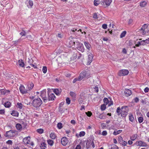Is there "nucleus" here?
I'll use <instances>...</instances> for the list:
<instances>
[{"instance_id": "nucleus-1", "label": "nucleus", "mask_w": 149, "mask_h": 149, "mask_svg": "<svg viewBox=\"0 0 149 149\" xmlns=\"http://www.w3.org/2000/svg\"><path fill=\"white\" fill-rule=\"evenodd\" d=\"M66 57L68 60L70 61L75 60L77 58L78 59H79L81 56V54L77 51L75 52L70 51L66 53Z\"/></svg>"}, {"instance_id": "nucleus-2", "label": "nucleus", "mask_w": 149, "mask_h": 149, "mask_svg": "<svg viewBox=\"0 0 149 149\" xmlns=\"http://www.w3.org/2000/svg\"><path fill=\"white\" fill-rule=\"evenodd\" d=\"M129 111L128 107L127 106H123L121 108L120 107L117 108L116 112L118 116L121 115V117H125Z\"/></svg>"}, {"instance_id": "nucleus-3", "label": "nucleus", "mask_w": 149, "mask_h": 149, "mask_svg": "<svg viewBox=\"0 0 149 149\" xmlns=\"http://www.w3.org/2000/svg\"><path fill=\"white\" fill-rule=\"evenodd\" d=\"M90 77V73L88 70H84L80 73L79 76V80H82L84 78H88Z\"/></svg>"}, {"instance_id": "nucleus-4", "label": "nucleus", "mask_w": 149, "mask_h": 149, "mask_svg": "<svg viewBox=\"0 0 149 149\" xmlns=\"http://www.w3.org/2000/svg\"><path fill=\"white\" fill-rule=\"evenodd\" d=\"M147 24H144L142 27L139 30V32L143 35L149 34V28Z\"/></svg>"}, {"instance_id": "nucleus-5", "label": "nucleus", "mask_w": 149, "mask_h": 149, "mask_svg": "<svg viewBox=\"0 0 149 149\" xmlns=\"http://www.w3.org/2000/svg\"><path fill=\"white\" fill-rule=\"evenodd\" d=\"M42 102L40 98L35 99L33 101L32 104L33 106L36 107H38L40 106Z\"/></svg>"}, {"instance_id": "nucleus-6", "label": "nucleus", "mask_w": 149, "mask_h": 149, "mask_svg": "<svg viewBox=\"0 0 149 149\" xmlns=\"http://www.w3.org/2000/svg\"><path fill=\"white\" fill-rule=\"evenodd\" d=\"M67 43V45L69 47H71L73 46L75 47V42L74 38L71 36L69 37Z\"/></svg>"}, {"instance_id": "nucleus-7", "label": "nucleus", "mask_w": 149, "mask_h": 149, "mask_svg": "<svg viewBox=\"0 0 149 149\" xmlns=\"http://www.w3.org/2000/svg\"><path fill=\"white\" fill-rule=\"evenodd\" d=\"M129 71L126 69L120 70L118 72V75L120 76H123L127 75L129 73Z\"/></svg>"}, {"instance_id": "nucleus-8", "label": "nucleus", "mask_w": 149, "mask_h": 149, "mask_svg": "<svg viewBox=\"0 0 149 149\" xmlns=\"http://www.w3.org/2000/svg\"><path fill=\"white\" fill-rule=\"evenodd\" d=\"M76 43L77 46L76 48L77 49L82 52H84V51L85 49L83 45L79 42H77Z\"/></svg>"}, {"instance_id": "nucleus-9", "label": "nucleus", "mask_w": 149, "mask_h": 149, "mask_svg": "<svg viewBox=\"0 0 149 149\" xmlns=\"http://www.w3.org/2000/svg\"><path fill=\"white\" fill-rule=\"evenodd\" d=\"M40 96L44 102H46L48 99L46 97V92L45 89H44L41 92Z\"/></svg>"}, {"instance_id": "nucleus-10", "label": "nucleus", "mask_w": 149, "mask_h": 149, "mask_svg": "<svg viewBox=\"0 0 149 149\" xmlns=\"http://www.w3.org/2000/svg\"><path fill=\"white\" fill-rule=\"evenodd\" d=\"M15 135V131L12 130H10L6 132L5 136L7 137L10 138L14 137Z\"/></svg>"}, {"instance_id": "nucleus-11", "label": "nucleus", "mask_w": 149, "mask_h": 149, "mask_svg": "<svg viewBox=\"0 0 149 149\" xmlns=\"http://www.w3.org/2000/svg\"><path fill=\"white\" fill-rule=\"evenodd\" d=\"M23 141L25 144H29L32 146L34 145L33 142L30 141V138L29 136L24 138L23 139Z\"/></svg>"}, {"instance_id": "nucleus-12", "label": "nucleus", "mask_w": 149, "mask_h": 149, "mask_svg": "<svg viewBox=\"0 0 149 149\" xmlns=\"http://www.w3.org/2000/svg\"><path fill=\"white\" fill-rule=\"evenodd\" d=\"M112 1V0H104L101 2V4L102 5L107 7L111 4Z\"/></svg>"}, {"instance_id": "nucleus-13", "label": "nucleus", "mask_w": 149, "mask_h": 149, "mask_svg": "<svg viewBox=\"0 0 149 149\" xmlns=\"http://www.w3.org/2000/svg\"><path fill=\"white\" fill-rule=\"evenodd\" d=\"M19 89L20 92L23 94H26L28 93V90L25 89L24 86L21 85L19 88Z\"/></svg>"}, {"instance_id": "nucleus-14", "label": "nucleus", "mask_w": 149, "mask_h": 149, "mask_svg": "<svg viewBox=\"0 0 149 149\" xmlns=\"http://www.w3.org/2000/svg\"><path fill=\"white\" fill-rule=\"evenodd\" d=\"M87 54H88V56L87 65H89L92 62L93 56L92 54L90 53L89 52Z\"/></svg>"}, {"instance_id": "nucleus-15", "label": "nucleus", "mask_w": 149, "mask_h": 149, "mask_svg": "<svg viewBox=\"0 0 149 149\" xmlns=\"http://www.w3.org/2000/svg\"><path fill=\"white\" fill-rule=\"evenodd\" d=\"M10 91L9 90L4 89H0V95H6L9 94Z\"/></svg>"}, {"instance_id": "nucleus-16", "label": "nucleus", "mask_w": 149, "mask_h": 149, "mask_svg": "<svg viewBox=\"0 0 149 149\" xmlns=\"http://www.w3.org/2000/svg\"><path fill=\"white\" fill-rule=\"evenodd\" d=\"M124 93L125 95L127 97H128L132 94L131 91L128 89H125L124 91Z\"/></svg>"}, {"instance_id": "nucleus-17", "label": "nucleus", "mask_w": 149, "mask_h": 149, "mask_svg": "<svg viewBox=\"0 0 149 149\" xmlns=\"http://www.w3.org/2000/svg\"><path fill=\"white\" fill-rule=\"evenodd\" d=\"M136 144L137 146H144L147 145L146 143L141 141H137L136 142Z\"/></svg>"}, {"instance_id": "nucleus-18", "label": "nucleus", "mask_w": 149, "mask_h": 149, "mask_svg": "<svg viewBox=\"0 0 149 149\" xmlns=\"http://www.w3.org/2000/svg\"><path fill=\"white\" fill-rule=\"evenodd\" d=\"M55 96L53 93H48V100L49 101L54 100Z\"/></svg>"}, {"instance_id": "nucleus-19", "label": "nucleus", "mask_w": 149, "mask_h": 149, "mask_svg": "<svg viewBox=\"0 0 149 149\" xmlns=\"http://www.w3.org/2000/svg\"><path fill=\"white\" fill-rule=\"evenodd\" d=\"M34 85L32 83H29L27 85L26 88L28 90V91H30L33 88Z\"/></svg>"}, {"instance_id": "nucleus-20", "label": "nucleus", "mask_w": 149, "mask_h": 149, "mask_svg": "<svg viewBox=\"0 0 149 149\" xmlns=\"http://www.w3.org/2000/svg\"><path fill=\"white\" fill-rule=\"evenodd\" d=\"M85 134V133L84 131H81L79 132V134H76V136L79 138V137H82L84 136Z\"/></svg>"}, {"instance_id": "nucleus-21", "label": "nucleus", "mask_w": 149, "mask_h": 149, "mask_svg": "<svg viewBox=\"0 0 149 149\" xmlns=\"http://www.w3.org/2000/svg\"><path fill=\"white\" fill-rule=\"evenodd\" d=\"M18 64L19 66L22 67H24V63L23 61L21 60H19L18 61Z\"/></svg>"}, {"instance_id": "nucleus-22", "label": "nucleus", "mask_w": 149, "mask_h": 149, "mask_svg": "<svg viewBox=\"0 0 149 149\" xmlns=\"http://www.w3.org/2000/svg\"><path fill=\"white\" fill-rule=\"evenodd\" d=\"M129 119L132 122H133L134 121V119L133 115L132 113H130L129 115Z\"/></svg>"}, {"instance_id": "nucleus-23", "label": "nucleus", "mask_w": 149, "mask_h": 149, "mask_svg": "<svg viewBox=\"0 0 149 149\" xmlns=\"http://www.w3.org/2000/svg\"><path fill=\"white\" fill-rule=\"evenodd\" d=\"M138 120L140 123H141L143 122L144 118L142 114H141L140 116L138 117Z\"/></svg>"}, {"instance_id": "nucleus-24", "label": "nucleus", "mask_w": 149, "mask_h": 149, "mask_svg": "<svg viewBox=\"0 0 149 149\" xmlns=\"http://www.w3.org/2000/svg\"><path fill=\"white\" fill-rule=\"evenodd\" d=\"M46 146V144L45 142H42L41 143L40 147L41 149H45Z\"/></svg>"}, {"instance_id": "nucleus-25", "label": "nucleus", "mask_w": 149, "mask_h": 149, "mask_svg": "<svg viewBox=\"0 0 149 149\" xmlns=\"http://www.w3.org/2000/svg\"><path fill=\"white\" fill-rule=\"evenodd\" d=\"M84 45L86 48L88 49L89 50H90V49L91 47V45L88 42H84Z\"/></svg>"}, {"instance_id": "nucleus-26", "label": "nucleus", "mask_w": 149, "mask_h": 149, "mask_svg": "<svg viewBox=\"0 0 149 149\" xmlns=\"http://www.w3.org/2000/svg\"><path fill=\"white\" fill-rule=\"evenodd\" d=\"M147 3L146 1H143L140 2V6L141 7H144L147 5Z\"/></svg>"}, {"instance_id": "nucleus-27", "label": "nucleus", "mask_w": 149, "mask_h": 149, "mask_svg": "<svg viewBox=\"0 0 149 149\" xmlns=\"http://www.w3.org/2000/svg\"><path fill=\"white\" fill-rule=\"evenodd\" d=\"M11 114L14 116L17 117L18 116V113L16 111H13L11 113Z\"/></svg>"}, {"instance_id": "nucleus-28", "label": "nucleus", "mask_w": 149, "mask_h": 149, "mask_svg": "<svg viewBox=\"0 0 149 149\" xmlns=\"http://www.w3.org/2000/svg\"><path fill=\"white\" fill-rule=\"evenodd\" d=\"M11 105V104L10 102L9 101L6 102L4 104V106L6 108L10 107Z\"/></svg>"}, {"instance_id": "nucleus-29", "label": "nucleus", "mask_w": 149, "mask_h": 149, "mask_svg": "<svg viewBox=\"0 0 149 149\" xmlns=\"http://www.w3.org/2000/svg\"><path fill=\"white\" fill-rule=\"evenodd\" d=\"M16 127L17 130H20L22 128V126L20 124L17 123L16 124Z\"/></svg>"}, {"instance_id": "nucleus-30", "label": "nucleus", "mask_w": 149, "mask_h": 149, "mask_svg": "<svg viewBox=\"0 0 149 149\" xmlns=\"http://www.w3.org/2000/svg\"><path fill=\"white\" fill-rule=\"evenodd\" d=\"M27 4V6L29 8L32 6L33 5V3L32 1L29 0L28 1V3Z\"/></svg>"}, {"instance_id": "nucleus-31", "label": "nucleus", "mask_w": 149, "mask_h": 149, "mask_svg": "<svg viewBox=\"0 0 149 149\" xmlns=\"http://www.w3.org/2000/svg\"><path fill=\"white\" fill-rule=\"evenodd\" d=\"M122 131V130H119L118 131H114L113 133V134L114 135H116L121 133Z\"/></svg>"}, {"instance_id": "nucleus-32", "label": "nucleus", "mask_w": 149, "mask_h": 149, "mask_svg": "<svg viewBox=\"0 0 149 149\" xmlns=\"http://www.w3.org/2000/svg\"><path fill=\"white\" fill-rule=\"evenodd\" d=\"M47 142L48 145L51 146H52L53 145L54 141L51 139H48L47 141Z\"/></svg>"}, {"instance_id": "nucleus-33", "label": "nucleus", "mask_w": 149, "mask_h": 149, "mask_svg": "<svg viewBox=\"0 0 149 149\" xmlns=\"http://www.w3.org/2000/svg\"><path fill=\"white\" fill-rule=\"evenodd\" d=\"M70 94L72 98H75L76 95L75 92L72 91H70Z\"/></svg>"}, {"instance_id": "nucleus-34", "label": "nucleus", "mask_w": 149, "mask_h": 149, "mask_svg": "<svg viewBox=\"0 0 149 149\" xmlns=\"http://www.w3.org/2000/svg\"><path fill=\"white\" fill-rule=\"evenodd\" d=\"M50 137L51 139H54L56 138V135L54 133L52 132L50 134Z\"/></svg>"}, {"instance_id": "nucleus-35", "label": "nucleus", "mask_w": 149, "mask_h": 149, "mask_svg": "<svg viewBox=\"0 0 149 149\" xmlns=\"http://www.w3.org/2000/svg\"><path fill=\"white\" fill-rule=\"evenodd\" d=\"M54 92L57 95H58L60 94L61 91L57 89H56L54 90Z\"/></svg>"}, {"instance_id": "nucleus-36", "label": "nucleus", "mask_w": 149, "mask_h": 149, "mask_svg": "<svg viewBox=\"0 0 149 149\" xmlns=\"http://www.w3.org/2000/svg\"><path fill=\"white\" fill-rule=\"evenodd\" d=\"M137 136L136 134L133 135L131 137V139L132 141L135 140L137 138Z\"/></svg>"}, {"instance_id": "nucleus-37", "label": "nucleus", "mask_w": 149, "mask_h": 149, "mask_svg": "<svg viewBox=\"0 0 149 149\" xmlns=\"http://www.w3.org/2000/svg\"><path fill=\"white\" fill-rule=\"evenodd\" d=\"M103 101L104 103V104L107 105L109 103V101L108 99L106 97H104L103 99Z\"/></svg>"}, {"instance_id": "nucleus-38", "label": "nucleus", "mask_w": 149, "mask_h": 149, "mask_svg": "<svg viewBox=\"0 0 149 149\" xmlns=\"http://www.w3.org/2000/svg\"><path fill=\"white\" fill-rule=\"evenodd\" d=\"M61 143L63 145L65 146V137H63L61 139Z\"/></svg>"}, {"instance_id": "nucleus-39", "label": "nucleus", "mask_w": 149, "mask_h": 149, "mask_svg": "<svg viewBox=\"0 0 149 149\" xmlns=\"http://www.w3.org/2000/svg\"><path fill=\"white\" fill-rule=\"evenodd\" d=\"M110 149H118V147L116 145L112 144L111 145V147Z\"/></svg>"}, {"instance_id": "nucleus-40", "label": "nucleus", "mask_w": 149, "mask_h": 149, "mask_svg": "<svg viewBox=\"0 0 149 149\" xmlns=\"http://www.w3.org/2000/svg\"><path fill=\"white\" fill-rule=\"evenodd\" d=\"M106 105L104 104L101 105L100 108L102 111H104L106 109Z\"/></svg>"}, {"instance_id": "nucleus-41", "label": "nucleus", "mask_w": 149, "mask_h": 149, "mask_svg": "<svg viewBox=\"0 0 149 149\" xmlns=\"http://www.w3.org/2000/svg\"><path fill=\"white\" fill-rule=\"evenodd\" d=\"M126 34V31H124L120 35V38H123L124 37Z\"/></svg>"}, {"instance_id": "nucleus-42", "label": "nucleus", "mask_w": 149, "mask_h": 149, "mask_svg": "<svg viewBox=\"0 0 149 149\" xmlns=\"http://www.w3.org/2000/svg\"><path fill=\"white\" fill-rule=\"evenodd\" d=\"M36 131L38 133H39L40 134H42L44 132V130L42 129H39L37 130Z\"/></svg>"}, {"instance_id": "nucleus-43", "label": "nucleus", "mask_w": 149, "mask_h": 149, "mask_svg": "<svg viewBox=\"0 0 149 149\" xmlns=\"http://www.w3.org/2000/svg\"><path fill=\"white\" fill-rule=\"evenodd\" d=\"M144 42V40L138 42V43L140 45H145V43Z\"/></svg>"}, {"instance_id": "nucleus-44", "label": "nucleus", "mask_w": 149, "mask_h": 149, "mask_svg": "<svg viewBox=\"0 0 149 149\" xmlns=\"http://www.w3.org/2000/svg\"><path fill=\"white\" fill-rule=\"evenodd\" d=\"M120 143L121 144L124 146H126L127 144V142L126 141H124L123 140Z\"/></svg>"}, {"instance_id": "nucleus-45", "label": "nucleus", "mask_w": 149, "mask_h": 149, "mask_svg": "<svg viewBox=\"0 0 149 149\" xmlns=\"http://www.w3.org/2000/svg\"><path fill=\"white\" fill-rule=\"evenodd\" d=\"M105 116H104L102 113H101L99 114L98 118L100 119H104Z\"/></svg>"}, {"instance_id": "nucleus-46", "label": "nucleus", "mask_w": 149, "mask_h": 149, "mask_svg": "<svg viewBox=\"0 0 149 149\" xmlns=\"http://www.w3.org/2000/svg\"><path fill=\"white\" fill-rule=\"evenodd\" d=\"M66 103L68 104H69L70 103L71 100L69 97H67L66 99Z\"/></svg>"}, {"instance_id": "nucleus-47", "label": "nucleus", "mask_w": 149, "mask_h": 149, "mask_svg": "<svg viewBox=\"0 0 149 149\" xmlns=\"http://www.w3.org/2000/svg\"><path fill=\"white\" fill-rule=\"evenodd\" d=\"M47 68L45 66H44L42 69V71L44 73H46L47 72Z\"/></svg>"}, {"instance_id": "nucleus-48", "label": "nucleus", "mask_w": 149, "mask_h": 149, "mask_svg": "<svg viewBox=\"0 0 149 149\" xmlns=\"http://www.w3.org/2000/svg\"><path fill=\"white\" fill-rule=\"evenodd\" d=\"M63 127L62 124L61 123H58L57 124V127L59 129H60L61 128H62Z\"/></svg>"}, {"instance_id": "nucleus-49", "label": "nucleus", "mask_w": 149, "mask_h": 149, "mask_svg": "<svg viewBox=\"0 0 149 149\" xmlns=\"http://www.w3.org/2000/svg\"><path fill=\"white\" fill-rule=\"evenodd\" d=\"M139 100L138 98L137 97H136L132 101L133 102L137 103L139 101Z\"/></svg>"}, {"instance_id": "nucleus-50", "label": "nucleus", "mask_w": 149, "mask_h": 149, "mask_svg": "<svg viewBox=\"0 0 149 149\" xmlns=\"http://www.w3.org/2000/svg\"><path fill=\"white\" fill-rule=\"evenodd\" d=\"M86 114L87 116L89 117H91L92 115V113L90 111H88L87 112H86Z\"/></svg>"}, {"instance_id": "nucleus-51", "label": "nucleus", "mask_w": 149, "mask_h": 149, "mask_svg": "<svg viewBox=\"0 0 149 149\" xmlns=\"http://www.w3.org/2000/svg\"><path fill=\"white\" fill-rule=\"evenodd\" d=\"M17 107L20 109H21L22 108V105L21 103L18 102L17 103Z\"/></svg>"}, {"instance_id": "nucleus-52", "label": "nucleus", "mask_w": 149, "mask_h": 149, "mask_svg": "<svg viewBox=\"0 0 149 149\" xmlns=\"http://www.w3.org/2000/svg\"><path fill=\"white\" fill-rule=\"evenodd\" d=\"M99 3V1H98L95 0L94 1V5L96 6H97Z\"/></svg>"}, {"instance_id": "nucleus-53", "label": "nucleus", "mask_w": 149, "mask_h": 149, "mask_svg": "<svg viewBox=\"0 0 149 149\" xmlns=\"http://www.w3.org/2000/svg\"><path fill=\"white\" fill-rule=\"evenodd\" d=\"M118 142L120 143L123 140V139L122 137L120 136L118 137Z\"/></svg>"}, {"instance_id": "nucleus-54", "label": "nucleus", "mask_w": 149, "mask_h": 149, "mask_svg": "<svg viewBox=\"0 0 149 149\" xmlns=\"http://www.w3.org/2000/svg\"><path fill=\"white\" fill-rule=\"evenodd\" d=\"M81 80H79V76L78 78H76L73 79V83H74L77 81H80Z\"/></svg>"}, {"instance_id": "nucleus-55", "label": "nucleus", "mask_w": 149, "mask_h": 149, "mask_svg": "<svg viewBox=\"0 0 149 149\" xmlns=\"http://www.w3.org/2000/svg\"><path fill=\"white\" fill-rule=\"evenodd\" d=\"M133 22V20L132 19H130L128 21V24L129 25H132Z\"/></svg>"}, {"instance_id": "nucleus-56", "label": "nucleus", "mask_w": 149, "mask_h": 149, "mask_svg": "<svg viewBox=\"0 0 149 149\" xmlns=\"http://www.w3.org/2000/svg\"><path fill=\"white\" fill-rule=\"evenodd\" d=\"M6 143L9 145H11L12 144V142L11 140H8L6 142Z\"/></svg>"}, {"instance_id": "nucleus-57", "label": "nucleus", "mask_w": 149, "mask_h": 149, "mask_svg": "<svg viewBox=\"0 0 149 149\" xmlns=\"http://www.w3.org/2000/svg\"><path fill=\"white\" fill-rule=\"evenodd\" d=\"M93 17L94 19H97L98 17H97V15L96 13H94L93 16Z\"/></svg>"}, {"instance_id": "nucleus-58", "label": "nucleus", "mask_w": 149, "mask_h": 149, "mask_svg": "<svg viewBox=\"0 0 149 149\" xmlns=\"http://www.w3.org/2000/svg\"><path fill=\"white\" fill-rule=\"evenodd\" d=\"M20 34L22 36H25L26 34V33L24 31H23L20 33Z\"/></svg>"}, {"instance_id": "nucleus-59", "label": "nucleus", "mask_w": 149, "mask_h": 149, "mask_svg": "<svg viewBox=\"0 0 149 149\" xmlns=\"http://www.w3.org/2000/svg\"><path fill=\"white\" fill-rule=\"evenodd\" d=\"M94 88V91L95 92L97 93L98 92V88L97 86H96Z\"/></svg>"}, {"instance_id": "nucleus-60", "label": "nucleus", "mask_w": 149, "mask_h": 149, "mask_svg": "<svg viewBox=\"0 0 149 149\" xmlns=\"http://www.w3.org/2000/svg\"><path fill=\"white\" fill-rule=\"evenodd\" d=\"M144 91L145 93H147L149 91V88L148 87H146L144 89Z\"/></svg>"}, {"instance_id": "nucleus-61", "label": "nucleus", "mask_w": 149, "mask_h": 149, "mask_svg": "<svg viewBox=\"0 0 149 149\" xmlns=\"http://www.w3.org/2000/svg\"><path fill=\"white\" fill-rule=\"evenodd\" d=\"M102 28L104 29H106L107 28V25L106 24H104L102 25Z\"/></svg>"}, {"instance_id": "nucleus-62", "label": "nucleus", "mask_w": 149, "mask_h": 149, "mask_svg": "<svg viewBox=\"0 0 149 149\" xmlns=\"http://www.w3.org/2000/svg\"><path fill=\"white\" fill-rule=\"evenodd\" d=\"M144 41L145 42L144 43H145V45H146V44H148L149 43V38L147 39L144 40Z\"/></svg>"}, {"instance_id": "nucleus-63", "label": "nucleus", "mask_w": 149, "mask_h": 149, "mask_svg": "<svg viewBox=\"0 0 149 149\" xmlns=\"http://www.w3.org/2000/svg\"><path fill=\"white\" fill-rule=\"evenodd\" d=\"M107 134V132L106 131H103L102 132V134L103 136H106Z\"/></svg>"}, {"instance_id": "nucleus-64", "label": "nucleus", "mask_w": 149, "mask_h": 149, "mask_svg": "<svg viewBox=\"0 0 149 149\" xmlns=\"http://www.w3.org/2000/svg\"><path fill=\"white\" fill-rule=\"evenodd\" d=\"M75 149H81V146L80 145H77L75 148Z\"/></svg>"}]
</instances>
